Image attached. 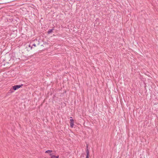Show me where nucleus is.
<instances>
[{
  "label": "nucleus",
  "instance_id": "obj_1",
  "mask_svg": "<svg viewBox=\"0 0 158 158\" xmlns=\"http://www.w3.org/2000/svg\"><path fill=\"white\" fill-rule=\"evenodd\" d=\"M22 85H15L13 86V89H14L15 90H16L17 89L21 87L22 86Z\"/></svg>",
  "mask_w": 158,
  "mask_h": 158
},
{
  "label": "nucleus",
  "instance_id": "obj_6",
  "mask_svg": "<svg viewBox=\"0 0 158 158\" xmlns=\"http://www.w3.org/2000/svg\"><path fill=\"white\" fill-rule=\"evenodd\" d=\"M52 30H50V31H48V33H50L51 32H52Z\"/></svg>",
  "mask_w": 158,
  "mask_h": 158
},
{
  "label": "nucleus",
  "instance_id": "obj_4",
  "mask_svg": "<svg viewBox=\"0 0 158 158\" xmlns=\"http://www.w3.org/2000/svg\"><path fill=\"white\" fill-rule=\"evenodd\" d=\"M52 152V150H49L46 151L45 152V153H51Z\"/></svg>",
  "mask_w": 158,
  "mask_h": 158
},
{
  "label": "nucleus",
  "instance_id": "obj_3",
  "mask_svg": "<svg viewBox=\"0 0 158 158\" xmlns=\"http://www.w3.org/2000/svg\"><path fill=\"white\" fill-rule=\"evenodd\" d=\"M50 156H51V158H58L59 156H55L52 154L50 153Z\"/></svg>",
  "mask_w": 158,
  "mask_h": 158
},
{
  "label": "nucleus",
  "instance_id": "obj_2",
  "mask_svg": "<svg viewBox=\"0 0 158 158\" xmlns=\"http://www.w3.org/2000/svg\"><path fill=\"white\" fill-rule=\"evenodd\" d=\"M70 118V126L72 128H73L74 126V120L72 117H71Z\"/></svg>",
  "mask_w": 158,
  "mask_h": 158
},
{
  "label": "nucleus",
  "instance_id": "obj_7",
  "mask_svg": "<svg viewBox=\"0 0 158 158\" xmlns=\"http://www.w3.org/2000/svg\"><path fill=\"white\" fill-rule=\"evenodd\" d=\"M86 158H89V156H86Z\"/></svg>",
  "mask_w": 158,
  "mask_h": 158
},
{
  "label": "nucleus",
  "instance_id": "obj_5",
  "mask_svg": "<svg viewBox=\"0 0 158 158\" xmlns=\"http://www.w3.org/2000/svg\"><path fill=\"white\" fill-rule=\"evenodd\" d=\"M86 153H87V156H89V151L88 150H87V152H86Z\"/></svg>",
  "mask_w": 158,
  "mask_h": 158
}]
</instances>
